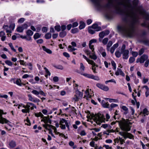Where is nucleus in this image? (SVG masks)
<instances>
[{
    "mask_svg": "<svg viewBox=\"0 0 149 149\" xmlns=\"http://www.w3.org/2000/svg\"><path fill=\"white\" fill-rule=\"evenodd\" d=\"M123 4L120 5H123L124 6L130 8V11L127 10L124 12L123 10L122 13L119 14L122 15L124 14V16L123 18V23L120 26L117 27L119 31L123 36L129 38L134 37L135 34V26L136 23L139 21V18L136 14L134 12L133 10L139 4V0H133V6L130 1L127 2L126 3L122 2Z\"/></svg>",
    "mask_w": 149,
    "mask_h": 149,
    "instance_id": "obj_1",
    "label": "nucleus"
},
{
    "mask_svg": "<svg viewBox=\"0 0 149 149\" xmlns=\"http://www.w3.org/2000/svg\"><path fill=\"white\" fill-rule=\"evenodd\" d=\"M92 0L98 8L104 10L105 17L108 19H111L113 17V8L118 14H121L123 12L121 8L119 6L120 4H122L123 3L120 1H117V0H108L107 3L103 6L100 3L101 0Z\"/></svg>",
    "mask_w": 149,
    "mask_h": 149,
    "instance_id": "obj_2",
    "label": "nucleus"
},
{
    "mask_svg": "<svg viewBox=\"0 0 149 149\" xmlns=\"http://www.w3.org/2000/svg\"><path fill=\"white\" fill-rule=\"evenodd\" d=\"M85 112L87 114V118H93L96 123L98 124H100V123L104 122L105 118L104 116L100 113H98L95 115H91L89 111H85Z\"/></svg>",
    "mask_w": 149,
    "mask_h": 149,
    "instance_id": "obj_3",
    "label": "nucleus"
},
{
    "mask_svg": "<svg viewBox=\"0 0 149 149\" xmlns=\"http://www.w3.org/2000/svg\"><path fill=\"white\" fill-rule=\"evenodd\" d=\"M116 122L119 123V126L121 130L126 132L129 131L131 127L130 125L132 123L130 122L127 121L125 119H123L122 121H116V122H112L111 123V125L116 124Z\"/></svg>",
    "mask_w": 149,
    "mask_h": 149,
    "instance_id": "obj_4",
    "label": "nucleus"
},
{
    "mask_svg": "<svg viewBox=\"0 0 149 149\" xmlns=\"http://www.w3.org/2000/svg\"><path fill=\"white\" fill-rule=\"evenodd\" d=\"M137 10L139 14L143 15L146 20H149V13L148 12H146L141 6L137 8Z\"/></svg>",
    "mask_w": 149,
    "mask_h": 149,
    "instance_id": "obj_5",
    "label": "nucleus"
},
{
    "mask_svg": "<svg viewBox=\"0 0 149 149\" xmlns=\"http://www.w3.org/2000/svg\"><path fill=\"white\" fill-rule=\"evenodd\" d=\"M125 45L123 44V45L121 48V53L123 54V58L124 59H127L129 57L128 54L129 51L128 50L125 49Z\"/></svg>",
    "mask_w": 149,
    "mask_h": 149,
    "instance_id": "obj_6",
    "label": "nucleus"
},
{
    "mask_svg": "<svg viewBox=\"0 0 149 149\" xmlns=\"http://www.w3.org/2000/svg\"><path fill=\"white\" fill-rule=\"evenodd\" d=\"M6 113H4L3 110L0 109V123H1L2 124L4 123H7L10 125L9 123H10V122L6 119L3 118L2 116V114H5Z\"/></svg>",
    "mask_w": 149,
    "mask_h": 149,
    "instance_id": "obj_7",
    "label": "nucleus"
},
{
    "mask_svg": "<svg viewBox=\"0 0 149 149\" xmlns=\"http://www.w3.org/2000/svg\"><path fill=\"white\" fill-rule=\"evenodd\" d=\"M119 134L123 137L124 138L126 139L128 138L130 139H133L134 136L128 132H120Z\"/></svg>",
    "mask_w": 149,
    "mask_h": 149,
    "instance_id": "obj_8",
    "label": "nucleus"
},
{
    "mask_svg": "<svg viewBox=\"0 0 149 149\" xmlns=\"http://www.w3.org/2000/svg\"><path fill=\"white\" fill-rule=\"evenodd\" d=\"M83 96V93L78 90L76 91V94L74 95L73 99L75 101H78L79 99H81Z\"/></svg>",
    "mask_w": 149,
    "mask_h": 149,
    "instance_id": "obj_9",
    "label": "nucleus"
},
{
    "mask_svg": "<svg viewBox=\"0 0 149 149\" xmlns=\"http://www.w3.org/2000/svg\"><path fill=\"white\" fill-rule=\"evenodd\" d=\"M85 93V95H84V98H86L87 100H89L92 96L91 89L87 88Z\"/></svg>",
    "mask_w": 149,
    "mask_h": 149,
    "instance_id": "obj_10",
    "label": "nucleus"
},
{
    "mask_svg": "<svg viewBox=\"0 0 149 149\" xmlns=\"http://www.w3.org/2000/svg\"><path fill=\"white\" fill-rule=\"evenodd\" d=\"M84 59H85L86 60V61L89 64H91L93 66L92 69L93 71V72L94 73H96V68L95 67H95V66H96L97 67L98 66L97 65H96L95 63L93 61L91 60L90 59H88L86 57V56H85Z\"/></svg>",
    "mask_w": 149,
    "mask_h": 149,
    "instance_id": "obj_11",
    "label": "nucleus"
},
{
    "mask_svg": "<svg viewBox=\"0 0 149 149\" xmlns=\"http://www.w3.org/2000/svg\"><path fill=\"white\" fill-rule=\"evenodd\" d=\"M23 107L25 108L22 110V111L24 113H29L30 111V105L28 104V102H27L26 104V105H23Z\"/></svg>",
    "mask_w": 149,
    "mask_h": 149,
    "instance_id": "obj_12",
    "label": "nucleus"
},
{
    "mask_svg": "<svg viewBox=\"0 0 149 149\" xmlns=\"http://www.w3.org/2000/svg\"><path fill=\"white\" fill-rule=\"evenodd\" d=\"M84 76L89 78L94 79L96 80H99L100 79L99 77L97 76H94L91 74L84 73Z\"/></svg>",
    "mask_w": 149,
    "mask_h": 149,
    "instance_id": "obj_13",
    "label": "nucleus"
},
{
    "mask_svg": "<svg viewBox=\"0 0 149 149\" xmlns=\"http://www.w3.org/2000/svg\"><path fill=\"white\" fill-rule=\"evenodd\" d=\"M80 67L79 70H76L75 72L81 75H84V65L82 63H81Z\"/></svg>",
    "mask_w": 149,
    "mask_h": 149,
    "instance_id": "obj_14",
    "label": "nucleus"
},
{
    "mask_svg": "<svg viewBox=\"0 0 149 149\" xmlns=\"http://www.w3.org/2000/svg\"><path fill=\"white\" fill-rule=\"evenodd\" d=\"M96 86L99 88L105 91H107L109 89V88L107 86L100 83L97 84Z\"/></svg>",
    "mask_w": 149,
    "mask_h": 149,
    "instance_id": "obj_15",
    "label": "nucleus"
},
{
    "mask_svg": "<svg viewBox=\"0 0 149 149\" xmlns=\"http://www.w3.org/2000/svg\"><path fill=\"white\" fill-rule=\"evenodd\" d=\"M97 40L95 39H93L89 41V46L90 48L92 50L93 52L94 50V45H92V44L93 43H95L96 42Z\"/></svg>",
    "mask_w": 149,
    "mask_h": 149,
    "instance_id": "obj_16",
    "label": "nucleus"
},
{
    "mask_svg": "<svg viewBox=\"0 0 149 149\" xmlns=\"http://www.w3.org/2000/svg\"><path fill=\"white\" fill-rule=\"evenodd\" d=\"M42 126L47 130H48V129L47 128V127H48L49 128H53V129L54 130L55 132L56 130V127L52 125L46 124H43Z\"/></svg>",
    "mask_w": 149,
    "mask_h": 149,
    "instance_id": "obj_17",
    "label": "nucleus"
},
{
    "mask_svg": "<svg viewBox=\"0 0 149 149\" xmlns=\"http://www.w3.org/2000/svg\"><path fill=\"white\" fill-rule=\"evenodd\" d=\"M148 58V56L147 55L143 54L141 56L140 58L139 62L140 63H143L145 61L147 60Z\"/></svg>",
    "mask_w": 149,
    "mask_h": 149,
    "instance_id": "obj_18",
    "label": "nucleus"
},
{
    "mask_svg": "<svg viewBox=\"0 0 149 149\" xmlns=\"http://www.w3.org/2000/svg\"><path fill=\"white\" fill-rule=\"evenodd\" d=\"M49 116H48L47 117H44V119H42L41 121H43L45 123H49L50 124H51V120L49 119Z\"/></svg>",
    "mask_w": 149,
    "mask_h": 149,
    "instance_id": "obj_19",
    "label": "nucleus"
},
{
    "mask_svg": "<svg viewBox=\"0 0 149 149\" xmlns=\"http://www.w3.org/2000/svg\"><path fill=\"white\" fill-rule=\"evenodd\" d=\"M9 147L10 148H13L15 147L16 145V143L14 141L11 140L9 142Z\"/></svg>",
    "mask_w": 149,
    "mask_h": 149,
    "instance_id": "obj_20",
    "label": "nucleus"
},
{
    "mask_svg": "<svg viewBox=\"0 0 149 149\" xmlns=\"http://www.w3.org/2000/svg\"><path fill=\"white\" fill-rule=\"evenodd\" d=\"M91 27L95 29L96 31H99L101 30V27L99 26L97 24H94Z\"/></svg>",
    "mask_w": 149,
    "mask_h": 149,
    "instance_id": "obj_21",
    "label": "nucleus"
},
{
    "mask_svg": "<svg viewBox=\"0 0 149 149\" xmlns=\"http://www.w3.org/2000/svg\"><path fill=\"white\" fill-rule=\"evenodd\" d=\"M83 128V127L81 126L79 127L78 129V133L80 134L81 136L84 135V130H82L81 131V129Z\"/></svg>",
    "mask_w": 149,
    "mask_h": 149,
    "instance_id": "obj_22",
    "label": "nucleus"
},
{
    "mask_svg": "<svg viewBox=\"0 0 149 149\" xmlns=\"http://www.w3.org/2000/svg\"><path fill=\"white\" fill-rule=\"evenodd\" d=\"M67 34V33L65 31H61V32L59 34L60 37L61 38H63L65 37Z\"/></svg>",
    "mask_w": 149,
    "mask_h": 149,
    "instance_id": "obj_23",
    "label": "nucleus"
},
{
    "mask_svg": "<svg viewBox=\"0 0 149 149\" xmlns=\"http://www.w3.org/2000/svg\"><path fill=\"white\" fill-rule=\"evenodd\" d=\"M42 49L44 51H45L47 53L49 54H51L52 53V51L49 49L47 48L45 46L42 47Z\"/></svg>",
    "mask_w": 149,
    "mask_h": 149,
    "instance_id": "obj_24",
    "label": "nucleus"
},
{
    "mask_svg": "<svg viewBox=\"0 0 149 149\" xmlns=\"http://www.w3.org/2000/svg\"><path fill=\"white\" fill-rule=\"evenodd\" d=\"M44 69L45 70L46 74L45 75V76L46 78H47L48 76H50L51 75V73L48 69L45 67L44 68Z\"/></svg>",
    "mask_w": 149,
    "mask_h": 149,
    "instance_id": "obj_25",
    "label": "nucleus"
},
{
    "mask_svg": "<svg viewBox=\"0 0 149 149\" xmlns=\"http://www.w3.org/2000/svg\"><path fill=\"white\" fill-rule=\"evenodd\" d=\"M3 28L6 29V32L7 33H11L12 31L11 30H9L8 29L9 28V26L8 25H4L3 26Z\"/></svg>",
    "mask_w": 149,
    "mask_h": 149,
    "instance_id": "obj_26",
    "label": "nucleus"
},
{
    "mask_svg": "<svg viewBox=\"0 0 149 149\" xmlns=\"http://www.w3.org/2000/svg\"><path fill=\"white\" fill-rule=\"evenodd\" d=\"M27 35L28 36H31L33 34V32L31 30H28L26 32Z\"/></svg>",
    "mask_w": 149,
    "mask_h": 149,
    "instance_id": "obj_27",
    "label": "nucleus"
},
{
    "mask_svg": "<svg viewBox=\"0 0 149 149\" xmlns=\"http://www.w3.org/2000/svg\"><path fill=\"white\" fill-rule=\"evenodd\" d=\"M122 54L121 53V49L120 52L118 50L116 51L115 53V55L117 58H119L121 56V54Z\"/></svg>",
    "mask_w": 149,
    "mask_h": 149,
    "instance_id": "obj_28",
    "label": "nucleus"
},
{
    "mask_svg": "<svg viewBox=\"0 0 149 149\" xmlns=\"http://www.w3.org/2000/svg\"><path fill=\"white\" fill-rule=\"evenodd\" d=\"M92 55H90V56L91 58L94 59V60H95L97 58V57L96 56L95 54H94V51L93 52L92 51Z\"/></svg>",
    "mask_w": 149,
    "mask_h": 149,
    "instance_id": "obj_29",
    "label": "nucleus"
},
{
    "mask_svg": "<svg viewBox=\"0 0 149 149\" xmlns=\"http://www.w3.org/2000/svg\"><path fill=\"white\" fill-rule=\"evenodd\" d=\"M141 25L142 26L146 27L149 29V23H147L146 22H144L143 23L141 24Z\"/></svg>",
    "mask_w": 149,
    "mask_h": 149,
    "instance_id": "obj_30",
    "label": "nucleus"
},
{
    "mask_svg": "<svg viewBox=\"0 0 149 149\" xmlns=\"http://www.w3.org/2000/svg\"><path fill=\"white\" fill-rule=\"evenodd\" d=\"M15 25L14 23L11 24L9 26V28L10 29L9 30H13L15 27Z\"/></svg>",
    "mask_w": 149,
    "mask_h": 149,
    "instance_id": "obj_31",
    "label": "nucleus"
},
{
    "mask_svg": "<svg viewBox=\"0 0 149 149\" xmlns=\"http://www.w3.org/2000/svg\"><path fill=\"white\" fill-rule=\"evenodd\" d=\"M52 37V34L49 33H47L45 35L46 39H48Z\"/></svg>",
    "mask_w": 149,
    "mask_h": 149,
    "instance_id": "obj_32",
    "label": "nucleus"
},
{
    "mask_svg": "<svg viewBox=\"0 0 149 149\" xmlns=\"http://www.w3.org/2000/svg\"><path fill=\"white\" fill-rule=\"evenodd\" d=\"M79 24L80 25L79 27V29H81L84 28V22L83 21H80Z\"/></svg>",
    "mask_w": 149,
    "mask_h": 149,
    "instance_id": "obj_33",
    "label": "nucleus"
},
{
    "mask_svg": "<svg viewBox=\"0 0 149 149\" xmlns=\"http://www.w3.org/2000/svg\"><path fill=\"white\" fill-rule=\"evenodd\" d=\"M40 34L38 33H36L33 36V38L34 39L36 40L40 38Z\"/></svg>",
    "mask_w": 149,
    "mask_h": 149,
    "instance_id": "obj_34",
    "label": "nucleus"
},
{
    "mask_svg": "<svg viewBox=\"0 0 149 149\" xmlns=\"http://www.w3.org/2000/svg\"><path fill=\"white\" fill-rule=\"evenodd\" d=\"M21 80L20 79H17L15 81V84L19 86H22V83H21Z\"/></svg>",
    "mask_w": 149,
    "mask_h": 149,
    "instance_id": "obj_35",
    "label": "nucleus"
},
{
    "mask_svg": "<svg viewBox=\"0 0 149 149\" xmlns=\"http://www.w3.org/2000/svg\"><path fill=\"white\" fill-rule=\"evenodd\" d=\"M54 67L56 68L62 70L63 69V67L61 65H54Z\"/></svg>",
    "mask_w": 149,
    "mask_h": 149,
    "instance_id": "obj_36",
    "label": "nucleus"
},
{
    "mask_svg": "<svg viewBox=\"0 0 149 149\" xmlns=\"http://www.w3.org/2000/svg\"><path fill=\"white\" fill-rule=\"evenodd\" d=\"M23 30V28L21 26H19L17 29V31L19 32H22Z\"/></svg>",
    "mask_w": 149,
    "mask_h": 149,
    "instance_id": "obj_37",
    "label": "nucleus"
},
{
    "mask_svg": "<svg viewBox=\"0 0 149 149\" xmlns=\"http://www.w3.org/2000/svg\"><path fill=\"white\" fill-rule=\"evenodd\" d=\"M8 45L10 47L11 49L14 52H16V50L14 49V47L12 43H10L8 44Z\"/></svg>",
    "mask_w": 149,
    "mask_h": 149,
    "instance_id": "obj_38",
    "label": "nucleus"
},
{
    "mask_svg": "<svg viewBox=\"0 0 149 149\" xmlns=\"http://www.w3.org/2000/svg\"><path fill=\"white\" fill-rule=\"evenodd\" d=\"M105 36V34L103 31L100 32L99 34V36L101 38H103Z\"/></svg>",
    "mask_w": 149,
    "mask_h": 149,
    "instance_id": "obj_39",
    "label": "nucleus"
},
{
    "mask_svg": "<svg viewBox=\"0 0 149 149\" xmlns=\"http://www.w3.org/2000/svg\"><path fill=\"white\" fill-rule=\"evenodd\" d=\"M91 27H88V32L91 34H93L95 33V31H94L92 29H91Z\"/></svg>",
    "mask_w": 149,
    "mask_h": 149,
    "instance_id": "obj_40",
    "label": "nucleus"
},
{
    "mask_svg": "<svg viewBox=\"0 0 149 149\" xmlns=\"http://www.w3.org/2000/svg\"><path fill=\"white\" fill-rule=\"evenodd\" d=\"M5 63L6 64L10 66H11L13 65L12 63L10 61L6 60Z\"/></svg>",
    "mask_w": 149,
    "mask_h": 149,
    "instance_id": "obj_41",
    "label": "nucleus"
},
{
    "mask_svg": "<svg viewBox=\"0 0 149 149\" xmlns=\"http://www.w3.org/2000/svg\"><path fill=\"white\" fill-rule=\"evenodd\" d=\"M78 31V29L76 28L72 29L71 33H75L77 32Z\"/></svg>",
    "mask_w": 149,
    "mask_h": 149,
    "instance_id": "obj_42",
    "label": "nucleus"
},
{
    "mask_svg": "<svg viewBox=\"0 0 149 149\" xmlns=\"http://www.w3.org/2000/svg\"><path fill=\"white\" fill-rule=\"evenodd\" d=\"M67 120H66L64 118H61V120L60 121L59 123L60 125H62L63 123H65Z\"/></svg>",
    "mask_w": 149,
    "mask_h": 149,
    "instance_id": "obj_43",
    "label": "nucleus"
},
{
    "mask_svg": "<svg viewBox=\"0 0 149 149\" xmlns=\"http://www.w3.org/2000/svg\"><path fill=\"white\" fill-rule=\"evenodd\" d=\"M68 48L69 49V51L71 52H73L77 49L72 48V47L71 45H69L68 46Z\"/></svg>",
    "mask_w": 149,
    "mask_h": 149,
    "instance_id": "obj_44",
    "label": "nucleus"
},
{
    "mask_svg": "<svg viewBox=\"0 0 149 149\" xmlns=\"http://www.w3.org/2000/svg\"><path fill=\"white\" fill-rule=\"evenodd\" d=\"M108 40V38H105L103 40L102 43L103 44L105 45L107 44Z\"/></svg>",
    "mask_w": 149,
    "mask_h": 149,
    "instance_id": "obj_45",
    "label": "nucleus"
},
{
    "mask_svg": "<svg viewBox=\"0 0 149 149\" xmlns=\"http://www.w3.org/2000/svg\"><path fill=\"white\" fill-rule=\"evenodd\" d=\"M55 29L58 32L59 31L61 30V27L60 25H57L55 26Z\"/></svg>",
    "mask_w": 149,
    "mask_h": 149,
    "instance_id": "obj_46",
    "label": "nucleus"
},
{
    "mask_svg": "<svg viewBox=\"0 0 149 149\" xmlns=\"http://www.w3.org/2000/svg\"><path fill=\"white\" fill-rule=\"evenodd\" d=\"M111 63L112 66L113 67V69L114 70H116V64L115 63L114 61H112L111 62Z\"/></svg>",
    "mask_w": 149,
    "mask_h": 149,
    "instance_id": "obj_47",
    "label": "nucleus"
},
{
    "mask_svg": "<svg viewBox=\"0 0 149 149\" xmlns=\"http://www.w3.org/2000/svg\"><path fill=\"white\" fill-rule=\"evenodd\" d=\"M135 58L134 57H130L129 58V61L130 63H132L133 62L135 61Z\"/></svg>",
    "mask_w": 149,
    "mask_h": 149,
    "instance_id": "obj_48",
    "label": "nucleus"
},
{
    "mask_svg": "<svg viewBox=\"0 0 149 149\" xmlns=\"http://www.w3.org/2000/svg\"><path fill=\"white\" fill-rule=\"evenodd\" d=\"M48 30V29L46 27H43L42 29V31L43 33L46 32Z\"/></svg>",
    "mask_w": 149,
    "mask_h": 149,
    "instance_id": "obj_49",
    "label": "nucleus"
},
{
    "mask_svg": "<svg viewBox=\"0 0 149 149\" xmlns=\"http://www.w3.org/2000/svg\"><path fill=\"white\" fill-rule=\"evenodd\" d=\"M31 92L32 93L36 95H38L40 94V92L36 90H33Z\"/></svg>",
    "mask_w": 149,
    "mask_h": 149,
    "instance_id": "obj_50",
    "label": "nucleus"
},
{
    "mask_svg": "<svg viewBox=\"0 0 149 149\" xmlns=\"http://www.w3.org/2000/svg\"><path fill=\"white\" fill-rule=\"evenodd\" d=\"M118 68V71L119 72V73L120 74L122 75V76L124 77L125 76V74L122 71L121 69Z\"/></svg>",
    "mask_w": 149,
    "mask_h": 149,
    "instance_id": "obj_51",
    "label": "nucleus"
},
{
    "mask_svg": "<svg viewBox=\"0 0 149 149\" xmlns=\"http://www.w3.org/2000/svg\"><path fill=\"white\" fill-rule=\"evenodd\" d=\"M143 113L144 114H146L147 115H148L149 114L148 111L147 109L146 108H145L143 109Z\"/></svg>",
    "mask_w": 149,
    "mask_h": 149,
    "instance_id": "obj_52",
    "label": "nucleus"
},
{
    "mask_svg": "<svg viewBox=\"0 0 149 149\" xmlns=\"http://www.w3.org/2000/svg\"><path fill=\"white\" fill-rule=\"evenodd\" d=\"M28 97H29V100L31 101L32 102L34 98L32 97L31 95V94H29L28 95Z\"/></svg>",
    "mask_w": 149,
    "mask_h": 149,
    "instance_id": "obj_53",
    "label": "nucleus"
},
{
    "mask_svg": "<svg viewBox=\"0 0 149 149\" xmlns=\"http://www.w3.org/2000/svg\"><path fill=\"white\" fill-rule=\"evenodd\" d=\"M24 20L25 19L24 18H21L18 20V22L21 23L24 22Z\"/></svg>",
    "mask_w": 149,
    "mask_h": 149,
    "instance_id": "obj_54",
    "label": "nucleus"
},
{
    "mask_svg": "<svg viewBox=\"0 0 149 149\" xmlns=\"http://www.w3.org/2000/svg\"><path fill=\"white\" fill-rule=\"evenodd\" d=\"M144 52V49L143 48H142L139 51V54L140 55H141Z\"/></svg>",
    "mask_w": 149,
    "mask_h": 149,
    "instance_id": "obj_55",
    "label": "nucleus"
},
{
    "mask_svg": "<svg viewBox=\"0 0 149 149\" xmlns=\"http://www.w3.org/2000/svg\"><path fill=\"white\" fill-rule=\"evenodd\" d=\"M41 26L40 25H37L36 27V29H37L36 31L37 32H39L41 30Z\"/></svg>",
    "mask_w": 149,
    "mask_h": 149,
    "instance_id": "obj_56",
    "label": "nucleus"
},
{
    "mask_svg": "<svg viewBox=\"0 0 149 149\" xmlns=\"http://www.w3.org/2000/svg\"><path fill=\"white\" fill-rule=\"evenodd\" d=\"M63 55L65 57L69 58L70 57L69 54L66 52H64L63 53Z\"/></svg>",
    "mask_w": 149,
    "mask_h": 149,
    "instance_id": "obj_57",
    "label": "nucleus"
},
{
    "mask_svg": "<svg viewBox=\"0 0 149 149\" xmlns=\"http://www.w3.org/2000/svg\"><path fill=\"white\" fill-rule=\"evenodd\" d=\"M21 26L23 28V29L24 30V29H27L28 28V26L27 24H25L22 25Z\"/></svg>",
    "mask_w": 149,
    "mask_h": 149,
    "instance_id": "obj_58",
    "label": "nucleus"
},
{
    "mask_svg": "<svg viewBox=\"0 0 149 149\" xmlns=\"http://www.w3.org/2000/svg\"><path fill=\"white\" fill-rule=\"evenodd\" d=\"M78 24L77 22H74L72 24V27L74 28V27H77V26H78Z\"/></svg>",
    "mask_w": 149,
    "mask_h": 149,
    "instance_id": "obj_59",
    "label": "nucleus"
},
{
    "mask_svg": "<svg viewBox=\"0 0 149 149\" xmlns=\"http://www.w3.org/2000/svg\"><path fill=\"white\" fill-rule=\"evenodd\" d=\"M36 42L38 44H41L43 42V40L42 39H40L37 40Z\"/></svg>",
    "mask_w": 149,
    "mask_h": 149,
    "instance_id": "obj_60",
    "label": "nucleus"
},
{
    "mask_svg": "<svg viewBox=\"0 0 149 149\" xmlns=\"http://www.w3.org/2000/svg\"><path fill=\"white\" fill-rule=\"evenodd\" d=\"M53 80L54 82H57L58 81V78L57 76H55L53 78Z\"/></svg>",
    "mask_w": 149,
    "mask_h": 149,
    "instance_id": "obj_61",
    "label": "nucleus"
},
{
    "mask_svg": "<svg viewBox=\"0 0 149 149\" xmlns=\"http://www.w3.org/2000/svg\"><path fill=\"white\" fill-rule=\"evenodd\" d=\"M40 101V100L36 98H34L32 102H38Z\"/></svg>",
    "mask_w": 149,
    "mask_h": 149,
    "instance_id": "obj_62",
    "label": "nucleus"
},
{
    "mask_svg": "<svg viewBox=\"0 0 149 149\" xmlns=\"http://www.w3.org/2000/svg\"><path fill=\"white\" fill-rule=\"evenodd\" d=\"M132 55L135 57H136L138 54L137 52H132Z\"/></svg>",
    "mask_w": 149,
    "mask_h": 149,
    "instance_id": "obj_63",
    "label": "nucleus"
},
{
    "mask_svg": "<svg viewBox=\"0 0 149 149\" xmlns=\"http://www.w3.org/2000/svg\"><path fill=\"white\" fill-rule=\"evenodd\" d=\"M113 42L111 41H109L107 45V47H110L112 45Z\"/></svg>",
    "mask_w": 149,
    "mask_h": 149,
    "instance_id": "obj_64",
    "label": "nucleus"
}]
</instances>
